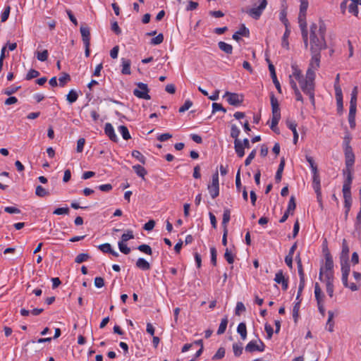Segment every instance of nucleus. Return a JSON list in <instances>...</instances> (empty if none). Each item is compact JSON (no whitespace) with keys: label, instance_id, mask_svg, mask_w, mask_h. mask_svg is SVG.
<instances>
[{"label":"nucleus","instance_id":"8fccbe9b","mask_svg":"<svg viewBox=\"0 0 361 361\" xmlns=\"http://www.w3.org/2000/svg\"><path fill=\"white\" fill-rule=\"evenodd\" d=\"M323 274L325 276V281L326 283H333L334 281V271H324Z\"/></svg>","mask_w":361,"mask_h":361},{"label":"nucleus","instance_id":"72a5a7b5","mask_svg":"<svg viewBox=\"0 0 361 361\" xmlns=\"http://www.w3.org/2000/svg\"><path fill=\"white\" fill-rule=\"evenodd\" d=\"M242 343H235L233 344V351L235 357H239L243 353Z\"/></svg>","mask_w":361,"mask_h":361},{"label":"nucleus","instance_id":"0eeeda50","mask_svg":"<svg viewBox=\"0 0 361 361\" xmlns=\"http://www.w3.org/2000/svg\"><path fill=\"white\" fill-rule=\"evenodd\" d=\"M137 86L138 88L133 90L134 95L140 99H150L151 97L148 94L149 89L147 85L143 82H138Z\"/></svg>","mask_w":361,"mask_h":361},{"label":"nucleus","instance_id":"864d4df0","mask_svg":"<svg viewBox=\"0 0 361 361\" xmlns=\"http://www.w3.org/2000/svg\"><path fill=\"white\" fill-rule=\"evenodd\" d=\"M70 80V75L68 73H63V75L59 78V85L64 86Z\"/></svg>","mask_w":361,"mask_h":361},{"label":"nucleus","instance_id":"5fc2aeb1","mask_svg":"<svg viewBox=\"0 0 361 361\" xmlns=\"http://www.w3.org/2000/svg\"><path fill=\"white\" fill-rule=\"evenodd\" d=\"M192 106V102L188 99L185 102L184 104L180 107L178 111L180 113H183L185 111L188 110Z\"/></svg>","mask_w":361,"mask_h":361},{"label":"nucleus","instance_id":"7ed1b4c3","mask_svg":"<svg viewBox=\"0 0 361 361\" xmlns=\"http://www.w3.org/2000/svg\"><path fill=\"white\" fill-rule=\"evenodd\" d=\"M314 79L315 77L309 71L306 72L305 78H302L298 80L302 92L310 97L312 104L314 103Z\"/></svg>","mask_w":361,"mask_h":361},{"label":"nucleus","instance_id":"774afa93","mask_svg":"<svg viewBox=\"0 0 361 361\" xmlns=\"http://www.w3.org/2000/svg\"><path fill=\"white\" fill-rule=\"evenodd\" d=\"M94 286L97 288H102L104 286V280L102 277L98 276L94 279Z\"/></svg>","mask_w":361,"mask_h":361},{"label":"nucleus","instance_id":"1a4fd4ad","mask_svg":"<svg viewBox=\"0 0 361 361\" xmlns=\"http://www.w3.org/2000/svg\"><path fill=\"white\" fill-rule=\"evenodd\" d=\"M208 190L211 195V197L214 199L219 194V174L216 171L212 176V184L208 185Z\"/></svg>","mask_w":361,"mask_h":361},{"label":"nucleus","instance_id":"f8f14e48","mask_svg":"<svg viewBox=\"0 0 361 361\" xmlns=\"http://www.w3.org/2000/svg\"><path fill=\"white\" fill-rule=\"evenodd\" d=\"M334 261L329 252L325 254V264L324 267L320 269L319 279L322 281L324 271H333Z\"/></svg>","mask_w":361,"mask_h":361},{"label":"nucleus","instance_id":"13d9d810","mask_svg":"<svg viewBox=\"0 0 361 361\" xmlns=\"http://www.w3.org/2000/svg\"><path fill=\"white\" fill-rule=\"evenodd\" d=\"M210 252H211V262L214 266L216 265V256L217 252L216 250L214 247H212L210 248Z\"/></svg>","mask_w":361,"mask_h":361},{"label":"nucleus","instance_id":"4d7b16f0","mask_svg":"<svg viewBox=\"0 0 361 361\" xmlns=\"http://www.w3.org/2000/svg\"><path fill=\"white\" fill-rule=\"evenodd\" d=\"M10 10H11V8L9 6H6L4 11V12L1 13V21L2 23L5 22L7 20L8 16H9V13H10Z\"/></svg>","mask_w":361,"mask_h":361},{"label":"nucleus","instance_id":"b1692460","mask_svg":"<svg viewBox=\"0 0 361 361\" xmlns=\"http://www.w3.org/2000/svg\"><path fill=\"white\" fill-rule=\"evenodd\" d=\"M285 166V160L284 159H281V162L279 164L278 170L276 171V176H275V180L277 183H279L281 180L282 178V173L283 171Z\"/></svg>","mask_w":361,"mask_h":361},{"label":"nucleus","instance_id":"c756f323","mask_svg":"<svg viewBox=\"0 0 361 361\" xmlns=\"http://www.w3.org/2000/svg\"><path fill=\"white\" fill-rule=\"evenodd\" d=\"M228 322V321L226 317L221 319L220 325L217 330V334H223L225 332L227 327Z\"/></svg>","mask_w":361,"mask_h":361},{"label":"nucleus","instance_id":"ea45409f","mask_svg":"<svg viewBox=\"0 0 361 361\" xmlns=\"http://www.w3.org/2000/svg\"><path fill=\"white\" fill-rule=\"evenodd\" d=\"M300 305V300L295 304L293 309V317L294 322L296 323L299 317V309Z\"/></svg>","mask_w":361,"mask_h":361},{"label":"nucleus","instance_id":"bb28decb","mask_svg":"<svg viewBox=\"0 0 361 361\" xmlns=\"http://www.w3.org/2000/svg\"><path fill=\"white\" fill-rule=\"evenodd\" d=\"M231 219V212L228 209H225L223 214L222 226L224 229H227V224Z\"/></svg>","mask_w":361,"mask_h":361},{"label":"nucleus","instance_id":"423d86ee","mask_svg":"<svg viewBox=\"0 0 361 361\" xmlns=\"http://www.w3.org/2000/svg\"><path fill=\"white\" fill-rule=\"evenodd\" d=\"M224 98H226L228 103L232 106H239L243 102V95L230 92H226Z\"/></svg>","mask_w":361,"mask_h":361},{"label":"nucleus","instance_id":"cd10ccee","mask_svg":"<svg viewBox=\"0 0 361 361\" xmlns=\"http://www.w3.org/2000/svg\"><path fill=\"white\" fill-rule=\"evenodd\" d=\"M118 130L124 140H128L131 138L130 134L128 129L126 126H120L118 127Z\"/></svg>","mask_w":361,"mask_h":361},{"label":"nucleus","instance_id":"a211bd4d","mask_svg":"<svg viewBox=\"0 0 361 361\" xmlns=\"http://www.w3.org/2000/svg\"><path fill=\"white\" fill-rule=\"evenodd\" d=\"M240 35L246 37H249V35H250V31L245 26L244 24H243L241 25L240 28L233 35L232 37L233 39H235L236 41H239L240 39Z\"/></svg>","mask_w":361,"mask_h":361},{"label":"nucleus","instance_id":"bf43d9fd","mask_svg":"<svg viewBox=\"0 0 361 361\" xmlns=\"http://www.w3.org/2000/svg\"><path fill=\"white\" fill-rule=\"evenodd\" d=\"M219 111H221L224 113L226 112V109L224 107H223V106L221 104L213 103L212 104V113H215Z\"/></svg>","mask_w":361,"mask_h":361},{"label":"nucleus","instance_id":"f704fd0d","mask_svg":"<svg viewBox=\"0 0 361 361\" xmlns=\"http://www.w3.org/2000/svg\"><path fill=\"white\" fill-rule=\"evenodd\" d=\"M90 257V256L87 253H80L76 256L75 262L77 264H80L87 261Z\"/></svg>","mask_w":361,"mask_h":361},{"label":"nucleus","instance_id":"680f3d73","mask_svg":"<svg viewBox=\"0 0 361 361\" xmlns=\"http://www.w3.org/2000/svg\"><path fill=\"white\" fill-rule=\"evenodd\" d=\"M256 149H253L250 153V154L248 155V157L246 158L245 161V166H248L250 164V163L252 162V161L254 159V158L255 157V155H256Z\"/></svg>","mask_w":361,"mask_h":361},{"label":"nucleus","instance_id":"f03ea898","mask_svg":"<svg viewBox=\"0 0 361 361\" xmlns=\"http://www.w3.org/2000/svg\"><path fill=\"white\" fill-rule=\"evenodd\" d=\"M300 12L298 15V23L301 30L302 37L305 47L308 46V31L306 22V13L308 8L307 0H300Z\"/></svg>","mask_w":361,"mask_h":361},{"label":"nucleus","instance_id":"6ab92c4d","mask_svg":"<svg viewBox=\"0 0 361 361\" xmlns=\"http://www.w3.org/2000/svg\"><path fill=\"white\" fill-rule=\"evenodd\" d=\"M82 40L84 44H90V32L87 26L82 25L80 29Z\"/></svg>","mask_w":361,"mask_h":361},{"label":"nucleus","instance_id":"c03bdc74","mask_svg":"<svg viewBox=\"0 0 361 361\" xmlns=\"http://www.w3.org/2000/svg\"><path fill=\"white\" fill-rule=\"evenodd\" d=\"M225 355V349L223 347H221L218 349L217 352L212 357L213 360L222 359Z\"/></svg>","mask_w":361,"mask_h":361},{"label":"nucleus","instance_id":"f3484780","mask_svg":"<svg viewBox=\"0 0 361 361\" xmlns=\"http://www.w3.org/2000/svg\"><path fill=\"white\" fill-rule=\"evenodd\" d=\"M105 134L109 137V138L113 142H117L118 137L114 132V129L112 125L109 123H106L105 124L104 128Z\"/></svg>","mask_w":361,"mask_h":361},{"label":"nucleus","instance_id":"4468645a","mask_svg":"<svg viewBox=\"0 0 361 361\" xmlns=\"http://www.w3.org/2000/svg\"><path fill=\"white\" fill-rule=\"evenodd\" d=\"M274 281L276 283L282 285L283 290H286L288 289V279H285L282 270H279L276 274Z\"/></svg>","mask_w":361,"mask_h":361},{"label":"nucleus","instance_id":"6e6d98bb","mask_svg":"<svg viewBox=\"0 0 361 361\" xmlns=\"http://www.w3.org/2000/svg\"><path fill=\"white\" fill-rule=\"evenodd\" d=\"M37 58L40 61H45L48 58V51L44 50L42 52L38 51L37 53Z\"/></svg>","mask_w":361,"mask_h":361},{"label":"nucleus","instance_id":"5701e85b","mask_svg":"<svg viewBox=\"0 0 361 361\" xmlns=\"http://www.w3.org/2000/svg\"><path fill=\"white\" fill-rule=\"evenodd\" d=\"M219 48L227 54H231L233 52V47L224 42H219L218 43Z\"/></svg>","mask_w":361,"mask_h":361},{"label":"nucleus","instance_id":"393cba45","mask_svg":"<svg viewBox=\"0 0 361 361\" xmlns=\"http://www.w3.org/2000/svg\"><path fill=\"white\" fill-rule=\"evenodd\" d=\"M237 332L240 335L243 340H245L247 338L246 324L243 322L240 323L237 327Z\"/></svg>","mask_w":361,"mask_h":361},{"label":"nucleus","instance_id":"20e7f679","mask_svg":"<svg viewBox=\"0 0 361 361\" xmlns=\"http://www.w3.org/2000/svg\"><path fill=\"white\" fill-rule=\"evenodd\" d=\"M271 105V111H272V118H271V129L277 132L278 128L276 126L278 125L280 118H281V111L279 108V104L273 93L270 95Z\"/></svg>","mask_w":361,"mask_h":361},{"label":"nucleus","instance_id":"473e14b6","mask_svg":"<svg viewBox=\"0 0 361 361\" xmlns=\"http://www.w3.org/2000/svg\"><path fill=\"white\" fill-rule=\"evenodd\" d=\"M291 68L293 69V75L292 77H295V78L298 80L303 78V75H302L301 71L298 68L297 65L293 64L291 66Z\"/></svg>","mask_w":361,"mask_h":361},{"label":"nucleus","instance_id":"c85d7f7f","mask_svg":"<svg viewBox=\"0 0 361 361\" xmlns=\"http://www.w3.org/2000/svg\"><path fill=\"white\" fill-rule=\"evenodd\" d=\"M133 169L137 175L142 178H144L145 176L147 173L146 169L140 165H135L133 166Z\"/></svg>","mask_w":361,"mask_h":361},{"label":"nucleus","instance_id":"2eb2a0df","mask_svg":"<svg viewBox=\"0 0 361 361\" xmlns=\"http://www.w3.org/2000/svg\"><path fill=\"white\" fill-rule=\"evenodd\" d=\"M352 182V176L350 174V172L348 173V177L346 180L345 181L343 185V197H351V192H350V184Z\"/></svg>","mask_w":361,"mask_h":361},{"label":"nucleus","instance_id":"052dcab7","mask_svg":"<svg viewBox=\"0 0 361 361\" xmlns=\"http://www.w3.org/2000/svg\"><path fill=\"white\" fill-rule=\"evenodd\" d=\"M69 213V209L68 207H61L56 209L53 214L56 215L68 214Z\"/></svg>","mask_w":361,"mask_h":361},{"label":"nucleus","instance_id":"7c9ffc66","mask_svg":"<svg viewBox=\"0 0 361 361\" xmlns=\"http://www.w3.org/2000/svg\"><path fill=\"white\" fill-rule=\"evenodd\" d=\"M328 315H329V318H328L327 323H326V325L329 326L328 331L329 332H333L334 331V322L333 321V318L334 316V312L332 311H329Z\"/></svg>","mask_w":361,"mask_h":361},{"label":"nucleus","instance_id":"9b49d317","mask_svg":"<svg viewBox=\"0 0 361 361\" xmlns=\"http://www.w3.org/2000/svg\"><path fill=\"white\" fill-rule=\"evenodd\" d=\"M265 348L264 343L259 340V343L256 341H251L245 346V351L248 353H253L255 351L263 352Z\"/></svg>","mask_w":361,"mask_h":361},{"label":"nucleus","instance_id":"0e129e2a","mask_svg":"<svg viewBox=\"0 0 361 361\" xmlns=\"http://www.w3.org/2000/svg\"><path fill=\"white\" fill-rule=\"evenodd\" d=\"M99 249L104 253H109V252H111V246L109 243H106L100 245Z\"/></svg>","mask_w":361,"mask_h":361},{"label":"nucleus","instance_id":"37998d69","mask_svg":"<svg viewBox=\"0 0 361 361\" xmlns=\"http://www.w3.org/2000/svg\"><path fill=\"white\" fill-rule=\"evenodd\" d=\"M132 156L142 164H145V157L138 150H133L132 152Z\"/></svg>","mask_w":361,"mask_h":361},{"label":"nucleus","instance_id":"6e6552de","mask_svg":"<svg viewBox=\"0 0 361 361\" xmlns=\"http://www.w3.org/2000/svg\"><path fill=\"white\" fill-rule=\"evenodd\" d=\"M311 60L310 61L309 67L307 71H310V72L315 77L314 71L319 68L320 66V59H321V53L319 52H311Z\"/></svg>","mask_w":361,"mask_h":361},{"label":"nucleus","instance_id":"79ce46f5","mask_svg":"<svg viewBox=\"0 0 361 361\" xmlns=\"http://www.w3.org/2000/svg\"><path fill=\"white\" fill-rule=\"evenodd\" d=\"M137 249L147 255H151L152 254V248L149 245L146 244H142L137 247Z\"/></svg>","mask_w":361,"mask_h":361},{"label":"nucleus","instance_id":"2f4dec72","mask_svg":"<svg viewBox=\"0 0 361 361\" xmlns=\"http://www.w3.org/2000/svg\"><path fill=\"white\" fill-rule=\"evenodd\" d=\"M35 194L39 197H43L48 196L49 195V192L42 185H37L36 187Z\"/></svg>","mask_w":361,"mask_h":361},{"label":"nucleus","instance_id":"4c0bfd02","mask_svg":"<svg viewBox=\"0 0 361 361\" xmlns=\"http://www.w3.org/2000/svg\"><path fill=\"white\" fill-rule=\"evenodd\" d=\"M240 133V130L235 125H232L231 128V137L234 138L235 140H240L238 136Z\"/></svg>","mask_w":361,"mask_h":361},{"label":"nucleus","instance_id":"f257e3e1","mask_svg":"<svg viewBox=\"0 0 361 361\" xmlns=\"http://www.w3.org/2000/svg\"><path fill=\"white\" fill-rule=\"evenodd\" d=\"M326 26L324 21L319 20L318 23H312L310 27V52H319L327 48L325 35Z\"/></svg>","mask_w":361,"mask_h":361},{"label":"nucleus","instance_id":"a19ab883","mask_svg":"<svg viewBox=\"0 0 361 361\" xmlns=\"http://www.w3.org/2000/svg\"><path fill=\"white\" fill-rule=\"evenodd\" d=\"M296 207V203H295V199L294 196H291L288 202L287 211L288 212H290L291 214H293V211L295 209Z\"/></svg>","mask_w":361,"mask_h":361},{"label":"nucleus","instance_id":"412c9836","mask_svg":"<svg viewBox=\"0 0 361 361\" xmlns=\"http://www.w3.org/2000/svg\"><path fill=\"white\" fill-rule=\"evenodd\" d=\"M136 267L143 271L149 270L151 267L149 263L144 258H139L137 260Z\"/></svg>","mask_w":361,"mask_h":361},{"label":"nucleus","instance_id":"69168bd1","mask_svg":"<svg viewBox=\"0 0 361 361\" xmlns=\"http://www.w3.org/2000/svg\"><path fill=\"white\" fill-rule=\"evenodd\" d=\"M224 257L229 264H233L234 262V257L228 249L226 250L224 253Z\"/></svg>","mask_w":361,"mask_h":361},{"label":"nucleus","instance_id":"3c124183","mask_svg":"<svg viewBox=\"0 0 361 361\" xmlns=\"http://www.w3.org/2000/svg\"><path fill=\"white\" fill-rule=\"evenodd\" d=\"M296 260H297L298 274H299L300 279L305 278L304 271H303L302 264L300 257L299 256H298L296 258Z\"/></svg>","mask_w":361,"mask_h":361},{"label":"nucleus","instance_id":"e433bc0d","mask_svg":"<svg viewBox=\"0 0 361 361\" xmlns=\"http://www.w3.org/2000/svg\"><path fill=\"white\" fill-rule=\"evenodd\" d=\"M351 2L348 5V11L355 16H357L358 15V8L357 4L355 3V1L353 0H350Z\"/></svg>","mask_w":361,"mask_h":361},{"label":"nucleus","instance_id":"e2e57ef3","mask_svg":"<svg viewBox=\"0 0 361 361\" xmlns=\"http://www.w3.org/2000/svg\"><path fill=\"white\" fill-rule=\"evenodd\" d=\"M267 61L269 63V70L272 79L276 78V74L275 71L274 66L271 63L270 60L267 59Z\"/></svg>","mask_w":361,"mask_h":361},{"label":"nucleus","instance_id":"58836bf2","mask_svg":"<svg viewBox=\"0 0 361 361\" xmlns=\"http://www.w3.org/2000/svg\"><path fill=\"white\" fill-rule=\"evenodd\" d=\"M134 238L133 232L131 230H128L126 233H123L121 236V240L120 242L126 243L128 240Z\"/></svg>","mask_w":361,"mask_h":361},{"label":"nucleus","instance_id":"4be33fe9","mask_svg":"<svg viewBox=\"0 0 361 361\" xmlns=\"http://www.w3.org/2000/svg\"><path fill=\"white\" fill-rule=\"evenodd\" d=\"M234 148L237 155L239 157H243L245 155V148L241 145V140H234Z\"/></svg>","mask_w":361,"mask_h":361},{"label":"nucleus","instance_id":"49530a36","mask_svg":"<svg viewBox=\"0 0 361 361\" xmlns=\"http://www.w3.org/2000/svg\"><path fill=\"white\" fill-rule=\"evenodd\" d=\"M164 41V35L163 34L160 33L155 37L152 38L151 39L150 44L152 45H158L162 43Z\"/></svg>","mask_w":361,"mask_h":361},{"label":"nucleus","instance_id":"c9c22d12","mask_svg":"<svg viewBox=\"0 0 361 361\" xmlns=\"http://www.w3.org/2000/svg\"><path fill=\"white\" fill-rule=\"evenodd\" d=\"M78 93L75 90H71L67 94L66 99L69 103L72 104L78 99Z\"/></svg>","mask_w":361,"mask_h":361},{"label":"nucleus","instance_id":"39448f33","mask_svg":"<svg viewBox=\"0 0 361 361\" xmlns=\"http://www.w3.org/2000/svg\"><path fill=\"white\" fill-rule=\"evenodd\" d=\"M267 5V0H253L252 8L246 13L254 19H259Z\"/></svg>","mask_w":361,"mask_h":361},{"label":"nucleus","instance_id":"de8ad7c7","mask_svg":"<svg viewBox=\"0 0 361 361\" xmlns=\"http://www.w3.org/2000/svg\"><path fill=\"white\" fill-rule=\"evenodd\" d=\"M118 245L120 251L122 253L128 255L130 252V248L127 246L126 243L118 242Z\"/></svg>","mask_w":361,"mask_h":361},{"label":"nucleus","instance_id":"9d476101","mask_svg":"<svg viewBox=\"0 0 361 361\" xmlns=\"http://www.w3.org/2000/svg\"><path fill=\"white\" fill-rule=\"evenodd\" d=\"M344 152L345 158V166L349 173L350 172V168L353 166L355 162V155L353 152L352 147L349 145L348 143L346 144Z\"/></svg>","mask_w":361,"mask_h":361},{"label":"nucleus","instance_id":"603ef678","mask_svg":"<svg viewBox=\"0 0 361 361\" xmlns=\"http://www.w3.org/2000/svg\"><path fill=\"white\" fill-rule=\"evenodd\" d=\"M321 293H322V290L319 287V285L318 284V283H315V286H314V295H315V298L317 301V304H319V301L321 300Z\"/></svg>","mask_w":361,"mask_h":361},{"label":"nucleus","instance_id":"a18cd8bd","mask_svg":"<svg viewBox=\"0 0 361 361\" xmlns=\"http://www.w3.org/2000/svg\"><path fill=\"white\" fill-rule=\"evenodd\" d=\"M290 30L288 29V27H287V28H286V31L283 36L282 46L286 49L288 48V37L290 35Z\"/></svg>","mask_w":361,"mask_h":361},{"label":"nucleus","instance_id":"aec40b11","mask_svg":"<svg viewBox=\"0 0 361 361\" xmlns=\"http://www.w3.org/2000/svg\"><path fill=\"white\" fill-rule=\"evenodd\" d=\"M122 61V69L121 73L124 75H130L131 73L130 71V64L131 62L129 59H126L123 58L121 59Z\"/></svg>","mask_w":361,"mask_h":361},{"label":"nucleus","instance_id":"ddd939ff","mask_svg":"<svg viewBox=\"0 0 361 361\" xmlns=\"http://www.w3.org/2000/svg\"><path fill=\"white\" fill-rule=\"evenodd\" d=\"M342 281L345 287H348V277L350 271L348 260L341 261Z\"/></svg>","mask_w":361,"mask_h":361},{"label":"nucleus","instance_id":"338daca9","mask_svg":"<svg viewBox=\"0 0 361 361\" xmlns=\"http://www.w3.org/2000/svg\"><path fill=\"white\" fill-rule=\"evenodd\" d=\"M85 143V140L84 138L78 139V140L77 142V152H82Z\"/></svg>","mask_w":361,"mask_h":361},{"label":"nucleus","instance_id":"a878e982","mask_svg":"<svg viewBox=\"0 0 361 361\" xmlns=\"http://www.w3.org/2000/svg\"><path fill=\"white\" fill-rule=\"evenodd\" d=\"M312 187L315 192H321L319 174L313 175Z\"/></svg>","mask_w":361,"mask_h":361},{"label":"nucleus","instance_id":"09e8293b","mask_svg":"<svg viewBox=\"0 0 361 361\" xmlns=\"http://www.w3.org/2000/svg\"><path fill=\"white\" fill-rule=\"evenodd\" d=\"M39 75V72L35 70L30 69L26 75L25 79L27 80H32V78H35Z\"/></svg>","mask_w":361,"mask_h":361},{"label":"nucleus","instance_id":"dca6fc26","mask_svg":"<svg viewBox=\"0 0 361 361\" xmlns=\"http://www.w3.org/2000/svg\"><path fill=\"white\" fill-rule=\"evenodd\" d=\"M349 246L345 239L342 241V250L340 255V261H345L349 259Z\"/></svg>","mask_w":361,"mask_h":361}]
</instances>
